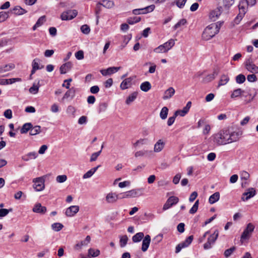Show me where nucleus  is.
<instances>
[{"mask_svg":"<svg viewBox=\"0 0 258 258\" xmlns=\"http://www.w3.org/2000/svg\"><path fill=\"white\" fill-rule=\"evenodd\" d=\"M211 24L208 26L204 30L202 34V39L205 40H209L215 36L219 32L221 23Z\"/></svg>","mask_w":258,"mask_h":258,"instance_id":"f257e3e1","label":"nucleus"},{"mask_svg":"<svg viewBox=\"0 0 258 258\" xmlns=\"http://www.w3.org/2000/svg\"><path fill=\"white\" fill-rule=\"evenodd\" d=\"M229 130L224 129L214 135V142L218 145L229 144Z\"/></svg>","mask_w":258,"mask_h":258,"instance_id":"f03ea898","label":"nucleus"},{"mask_svg":"<svg viewBox=\"0 0 258 258\" xmlns=\"http://www.w3.org/2000/svg\"><path fill=\"white\" fill-rule=\"evenodd\" d=\"M219 236V231L216 230L214 232L210 235L207 239V241L204 244L205 249H210L212 245L214 244Z\"/></svg>","mask_w":258,"mask_h":258,"instance_id":"7ed1b4c3","label":"nucleus"},{"mask_svg":"<svg viewBox=\"0 0 258 258\" xmlns=\"http://www.w3.org/2000/svg\"><path fill=\"white\" fill-rule=\"evenodd\" d=\"M254 229V226L250 223H248L241 235L240 241L243 242L244 240L248 239L252 232L253 231Z\"/></svg>","mask_w":258,"mask_h":258,"instance_id":"20e7f679","label":"nucleus"},{"mask_svg":"<svg viewBox=\"0 0 258 258\" xmlns=\"http://www.w3.org/2000/svg\"><path fill=\"white\" fill-rule=\"evenodd\" d=\"M44 181L45 179L43 176L34 178L33 179V188L37 191L43 190L45 188Z\"/></svg>","mask_w":258,"mask_h":258,"instance_id":"39448f33","label":"nucleus"},{"mask_svg":"<svg viewBox=\"0 0 258 258\" xmlns=\"http://www.w3.org/2000/svg\"><path fill=\"white\" fill-rule=\"evenodd\" d=\"M78 12L76 10H68L61 14L60 18L62 20H70L75 18Z\"/></svg>","mask_w":258,"mask_h":258,"instance_id":"423d86ee","label":"nucleus"},{"mask_svg":"<svg viewBox=\"0 0 258 258\" xmlns=\"http://www.w3.org/2000/svg\"><path fill=\"white\" fill-rule=\"evenodd\" d=\"M155 8L154 5H151L143 8L134 9L133 10V14L135 15L145 14L153 11Z\"/></svg>","mask_w":258,"mask_h":258,"instance_id":"0eeeda50","label":"nucleus"},{"mask_svg":"<svg viewBox=\"0 0 258 258\" xmlns=\"http://www.w3.org/2000/svg\"><path fill=\"white\" fill-rule=\"evenodd\" d=\"M245 66L246 69L249 72L253 74L258 73V67L253 63L250 58H248L246 60Z\"/></svg>","mask_w":258,"mask_h":258,"instance_id":"6e6552de","label":"nucleus"},{"mask_svg":"<svg viewBox=\"0 0 258 258\" xmlns=\"http://www.w3.org/2000/svg\"><path fill=\"white\" fill-rule=\"evenodd\" d=\"M256 194V191L254 188L251 187L247 189V191L242 194L241 200L246 201L254 197Z\"/></svg>","mask_w":258,"mask_h":258,"instance_id":"1a4fd4ad","label":"nucleus"},{"mask_svg":"<svg viewBox=\"0 0 258 258\" xmlns=\"http://www.w3.org/2000/svg\"><path fill=\"white\" fill-rule=\"evenodd\" d=\"M140 190V189H133L131 190L127 191L122 194V197L121 198L124 199L139 197L140 196V195L139 194V191Z\"/></svg>","mask_w":258,"mask_h":258,"instance_id":"9d476101","label":"nucleus"},{"mask_svg":"<svg viewBox=\"0 0 258 258\" xmlns=\"http://www.w3.org/2000/svg\"><path fill=\"white\" fill-rule=\"evenodd\" d=\"M222 12V7H219L217 8L216 9L213 10L210 13L209 17L211 21H216L219 16L221 14Z\"/></svg>","mask_w":258,"mask_h":258,"instance_id":"9b49d317","label":"nucleus"},{"mask_svg":"<svg viewBox=\"0 0 258 258\" xmlns=\"http://www.w3.org/2000/svg\"><path fill=\"white\" fill-rule=\"evenodd\" d=\"M79 211L78 206H72L66 209L65 214L68 217L74 216Z\"/></svg>","mask_w":258,"mask_h":258,"instance_id":"f8f14e48","label":"nucleus"},{"mask_svg":"<svg viewBox=\"0 0 258 258\" xmlns=\"http://www.w3.org/2000/svg\"><path fill=\"white\" fill-rule=\"evenodd\" d=\"M134 79V77H131L124 79L120 84V89L121 90H125L131 87L132 85V82Z\"/></svg>","mask_w":258,"mask_h":258,"instance_id":"ddd939ff","label":"nucleus"},{"mask_svg":"<svg viewBox=\"0 0 258 258\" xmlns=\"http://www.w3.org/2000/svg\"><path fill=\"white\" fill-rule=\"evenodd\" d=\"M241 135V133L240 132H230L229 131V143H231L232 142L237 141L240 136Z\"/></svg>","mask_w":258,"mask_h":258,"instance_id":"4468645a","label":"nucleus"},{"mask_svg":"<svg viewBox=\"0 0 258 258\" xmlns=\"http://www.w3.org/2000/svg\"><path fill=\"white\" fill-rule=\"evenodd\" d=\"M32 211L34 213L44 214L47 211V209L46 207L42 206L40 203H37L34 205Z\"/></svg>","mask_w":258,"mask_h":258,"instance_id":"2eb2a0df","label":"nucleus"},{"mask_svg":"<svg viewBox=\"0 0 258 258\" xmlns=\"http://www.w3.org/2000/svg\"><path fill=\"white\" fill-rule=\"evenodd\" d=\"M151 241V237L150 235H147L143 239L142 245V250L145 252L147 250Z\"/></svg>","mask_w":258,"mask_h":258,"instance_id":"dca6fc26","label":"nucleus"},{"mask_svg":"<svg viewBox=\"0 0 258 258\" xmlns=\"http://www.w3.org/2000/svg\"><path fill=\"white\" fill-rule=\"evenodd\" d=\"M11 11L12 14L17 16L22 15L27 12L26 10L19 6H15L13 9L11 10Z\"/></svg>","mask_w":258,"mask_h":258,"instance_id":"f3484780","label":"nucleus"},{"mask_svg":"<svg viewBox=\"0 0 258 258\" xmlns=\"http://www.w3.org/2000/svg\"><path fill=\"white\" fill-rule=\"evenodd\" d=\"M118 196L115 193H109L106 197V200L108 203H114L118 199Z\"/></svg>","mask_w":258,"mask_h":258,"instance_id":"a211bd4d","label":"nucleus"},{"mask_svg":"<svg viewBox=\"0 0 258 258\" xmlns=\"http://www.w3.org/2000/svg\"><path fill=\"white\" fill-rule=\"evenodd\" d=\"M165 143L162 140H159L154 145V151L158 153L161 152L165 146Z\"/></svg>","mask_w":258,"mask_h":258,"instance_id":"6ab92c4d","label":"nucleus"},{"mask_svg":"<svg viewBox=\"0 0 258 258\" xmlns=\"http://www.w3.org/2000/svg\"><path fill=\"white\" fill-rule=\"evenodd\" d=\"M175 94V90L173 87H169L164 93L162 98L164 100H167L171 98Z\"/></svg>","mask_w":258,"mask_h":258,"instance_id":"aec40b11","label":"nucleus"},{"mask_svg":"<svg viewBox=\"0 0 258 258\" xmlns=\"http://www.w3.org/2000/svg\"><path fill=\"white\" fill-rule=\"evenodd\" d=\"M72 67V63L69 61L67 62L60 67V73L61 74H64L68 71H69Z\"/></svg>","mask_w":258,"mask_h":258,"instance_id":"412c9836","label":"nucleus"},{"mask_svg":"<svg viewBox=\"0 0 258 258\" xmlns=\"http://www.w3.org/2000/svg\"><path fill=\"white\" fill-rule=\"evenodd\" d=\"M248 6V5H247L246 0H240L238 6L239 10V13H243V14L245 15Z\"/></svg>","mask_w":258,"mask_h":258,"instance_id":"4be33fe9","label":"nucleus"},{"mask_svg":"<svg viewBox=\"0 0 258 258\" xmlns=\"http://www.w3.org/2000/svg\"><path fill=\"white\" fill-rule=\"evenodd\" d=\"M68 89L69 90H68L64 94L62 98V100H64L66 99H68L70 97H71V98H73L75 96L76 89L75 88L72 87Z\"/></svg>","mask_w":258,"mask_h":258,"instance_id":"5701e85b","label":"nucleus"},{"mask_svg":"<svg viewBox=\"0 0 258 258\" xmlns=\"http://www.w3.org/2000/svg\"><path fill=\"white\" fill-rule=\"evenodd\" d=\"M162 45H163L166 51L167 52L175 45V40L173 39H170Z\"/></svg>","mask_w":258,"mask_h":258,"instance_id":"b1692460","label":"nucleus"},{"mask_svg":"<svg viewBox=\"0 0 258 258\" xmlns=\"http://www.w3.org/2000/svg\"><path fill=\"white\" fill-rule=\"evenodd\" d=\"M220 199V193L216 192L211 195L209 199V202L211 204H213L217 202Z\"/></svg>","mask_w":258,"mask_h":258,"instance_id":"393cba45","label":"nucleus"},{"mask_svg":"<svg viewBox=\"0 0 258 258\" xmlns=\"http://www.w3.org/2000/svg\"><path fill=\"white\" fill-rule=\"evenodd\" d=\"M100 166V165H98L96 167L91 169L83 175V178L84 179H86L91 177Z\"/></svg>","mask_w":258,"mask_h":258,"instance_id":"a878e982","label":"nucleus"},{"mask_svg":"<svg viewBox=\"0 0 258 258\" xmlns=\"http://www.w3.org/2000/svg\"><path fill=\"white\" fill-rule=\"evenodd\" d=\"M101 2L102 6L107 9H111L114 6V3L113 1L102 0Z\"/></svg>","mask_w":258,"mask_h":258,"instance_id":"bb28decb","label":"nucleus"},{"mask_svg":"<svg viewBox=\"0 0 258 258\" xmlns=\"http://www.w3.org/2000/svg\"><path fill=\"white\" fill-rule=\"evenodd\" d=\"M138 92H134L130 94L126 99L125 103L126 104L129 105L133 102L137 97Z\"/></svg>","mask_w":258,"mask_h":258,"instance_id":"cd10ccee","label":"nucleus"},{"mask_svg":"<svg viewBox=\"0 0 258 258\" xmlns=\"http://www.w3.org/2000/svg\"><path fill=\"white\" fill-rule=\"evenodd\" d=\"M37 157V154L36 152H30L27 155L22 157V159L24 161H28L30 159H35Z\"/></svg>","mask_w":258,"mask_h":258,"instance_id":"c85d7f7f","label":"nucleus"},{"mask_svg":"<svg viewBox=\"0 0 258 258\" xmlns=\"http://www.w3.org/2000/svg\"><path fill=\"white\" fill-rule=\"evenodd\" d=\"M218 75V72L215 70L212 74L207 75L204 78V81L206 82H209L215 79L216 77Z\"/></svg>","mask_w":258,"mask_h":258,"instance_id":"c756f323","label":"nucleus"},{"mask_svg":"<svg viewBox=\"0 0 258 258\" xmlns=\"http://www.w3.org/2000/svg\"><path fill=\"white\" fill-rule=\"evenodd\" d=\"M15 68V65L13 63H10L6 64L4 66L0 67V73H3L9 71Z\"/></svg>","mask_w":258,"mask_h":258,"instance_id":"7c9ffc66","label":"nucleus"},{"mask_svg":"<svg viewBox=\"0 0 258 258\" xmlns=\"http://www.w3.org/2000/svg\"><path fill=\"white\" fill-rule=\"evenodd\" d=\"M32 127V124L31 123H26L24 124L20 130L21 134H26L29 131H30L31 128Z\"/></svg>","mask_w":258,"mask_h":258,"instance_id":"2f4dec72","label":"nucleus"},{"mask_svg":"<svg viewBox=\"0 0 258 258\" xmlns=\"http://www.w3.org/2000/svg\"><path fill=\"white\" fill-rule=\"evenodd\" d=\"M45 21V16H42L40 17L36 22V24L33 26L32 28L33 30H35L38 27L41 26Z\"/></svg>","mask_w":258,"mask_h":258,"instance_id":"473e14b6","label":"nucleus"},{"mask_svg":"<svg viewBox=\"0 0 258 258\" xmlns=\"http://www.w3.org/2000/svg\"><path fill=\"white\" fill-rule=\"evenodd\" d=\"M151 88V85L149 82L146 81L141 84L140 89L144 92H147Z\"/></svg>","mask_w":258,"mask_h":258,"instance_id":"72a5a7b5","label":"nucleus"},{"mask_svg":"<svg viewBox=\"0 0 258 258\" xmlns=\"http://www.w3.org/2000/svg\"><path fill=\"white\" fill-rule=\"evenodd\" d=\"M229 80V78L227 75H222L218 84V87L226 84Z\"/></svg>","mask_w":258,"mask_h":258,"instance_id":"f704fd0d","label":"nucleus"},{"mask_svg":"<svg viewBox=\"0 0 258 258\" xmlns=\"http://www.w3.org/2000/svg\"><path fill=\"white\" fill-rule=\"evenodd\" d=\"M144 236V234L143 232H139L133 236L132 240L134 242H138L143 238Z\"/></svg>","mask_w":258,"mask_h":258,"instance_id":"c9c22d12","label":"nucleus"},{"mask_svg":"<svg viewBox=\"0 0 258 258\" xmlns=\"http://www.w3.org/2000/svg\"><path fill=\"white\" fill-rule=\"evenodd\" d=\"M100 253L99 249H95L94 248H90L88 249V255L91 257L98 256Z\"/></svg>","mask_w":258,"mask_h":258,"instance_id":"e433bc0d","label":"nucleus"},{"mask_svg":"<svg viewBox=\"0 0 258 258\" xmlns=\"http://www.w3.org/2000/svg\"><path fill=\"white\" fill-rule=\"evenodd\" d=\"M40 85H39V81H38L37 84H33V86L31 87L29 90L30 93L33 94H36L38 93L39 91Z\"/></svg>","mask_w":258,"mask_h":258,"instance_id":"4c0bfd02","label":"nucleus"},{"mask_svg":"<svg viewBox=\"0 0 258 258\" xmlns=\"http://www.w3.org/2000/svg\"><path fill=\"white\" fill-rule=\"evenodd\" d=\"M168 113V109L167 107H163L160 113V116L162 119H165L167 118Z\"/></svg>","mask_w":258,"mask_h":258,"instance_id":"58836bf2","label":"nucleus"},{"mask_svg":"<svg viewBox=\"0 0 258 258\" xmlns=\"http://www.w3.org/2000/svg\"><path fill=\"white\" fill-rule=\"evenodd\" d=\"M141 18L139 17H130L127 19V22L128 24L133 25L141 21Z\"/></svg>","mask_w":258,"mask_h":258,"instance_id":"ea45409f","label":"nucleus"},{"mask_svg":"<svg viewBox=\"0 0 258 258\" xmlns=\"http://www.w3.org/2000/svg\"><path fill=\"white\" fill-rule=\"evenodd\" d=\"M40 128L41 127L39 125L35 126L34 127H32L30 131V135L31 136L36 135L40 133Z\"/></svg>","mask_w":258,"mask_h":258,"instance_id":"a19ab883","label":"nucleus"},{"mask_svg":"<svg viewBox=\"0 0 258 258\" xmlns=\"http://www.w3.org/2000/svg\"><path fill=\"white\" fill-rule=\"evenodd\" d=\"M194 239L193 235L188 236L183 242H181V244L183 245L184 247H186L190 245Z\"/></svg>","mask_w":258,"mask_h":258,"instance_id":"79ce46f5","label":"nucleus"},{"mask_svg":"<svg viewBox=\"0 0 258 258\" xmlns=\"http://www.w3.org/2000/svg\"><path fill=\"white\" fill-rule=\"evenodd\" d=\"M242 92H243V91L240 88L235 89L233 91V92L231 94V98H234L236 97H238L241 95V94Z\"/></svg>","mask_w":258,"mask_h":258,"instance_id":"37998d69","label":"nucleus"},{"mask_svg":"<svg viewBox=\"0 0 258 258\" xmlns=\"http://www.w3.org/2000/svg\"><path fill=\"white\" fill-rule=\"evenodd\" d=\"M223 7L225 9L228 10L234 3V0H223Z\"/></svg>","mask_w":258,"mask_h":258,"instance_id":"c03bdc74","label":"nucleus"},{"mask_svg":"<svg viewBox=\"0 0 258 258\" xmlns=\"http://www.w3.org/2000/svg\"><path fill=\"white\" fill-rule=\"evenodd\" d=\"M40 62V59L38 58H35L32 61V68H34L37 70L41 69L43 68V66H42L41 67H39V62Z\"/></svg>","mask_w":258,"mask_h":258,"instance_id":"a18cd8bd","label":"nucleus"},{"mask_svg":"<svg viewBox=\"0 0 258 258\" xmlns=\"http://www.w3.org/2000/svg\"><path fill=\"white\" fill-rule=\"evenodd\" d=\"M101 6H102V4H101V2H100L97 3V4L96 5V8H95V14H96V18H97V23H98V19L99 17V15L102 10Z\"/></svg>","mask_w":258,"mask_h":258,"instance_id":"49530a36","label":"nucleus"},{"mask_svg":"<svg viewBox=\"0 0 258 258\" xmlns=\"http://www.w3.org/2000/svg\"><path fill=\"white\" fill-rule=\"evenodd\" d=\"M128 241V237L126 235H123L120 237L119 243L121 247H124L127 244Z\"/></svg>","mask_w":258,"mask_h":258,"instance_id":"de8ad7c7","label":"nucleus"},{"mask_svg":"<svg viewBox=\"0 0 258 258\" xmlns=\"http://www.w3.org/2000/svg\"><path fill=\"white\" fill-rule=\"evenodd\" d=\"M187 23V21L185 19H182L180 20L174 26L173 29L176 30L181 26H183L185 25Z\"/></svg>","mask_w":258,"mask_h":258,"instance_id":"09e8293b","label":"nucleus"},{"mask_svg":"<svg viewBox=\"0 0 258 258\" xmlns=\"http://www.w3.org/2000/svg\"><path fill=\"white\" fill-rule=\"evenodd\" d=\"M51 227L53 230L55 231H59L62 229L63 226L60 223H55L52 224Z\"/></svg>","mask_w":258,"mask_h":258,"instance_id":"8fccbe9b","label":"nucleus"},{"mask_svg":"<svg viewBox=\"0 0 258 258\" xmlns=\"http://www.w3.org/2000/svg\"><path fill=\"white\" fill-rule=\"evenodd\" d=\"M178 201L179 199L177 197L174 196L170 197L167 200L168 203H169L170 205L172 206L177 204L178 202Z\"/></svg>","mask_w":258,"mask_h":258,"instance_id":"3c124183","label":"nucleus"},{"mask_svg":"<svg viewBox=\"0 0 258 258\" xmlns=\"http://www.w3.org/2000/svg\"><path fill=\"white\" fill-rule=\"evenodd\" d=\"M236 248L235 246H232L229 249H226L224 252V256L227 258L229 257L233 251L235 250Z\"/></svg>","mask_w":258,"mask_h":258,"instance_id":"603ef678","label":"nucleus"},{"mask_svg":"<svg viewBox=\"0 0 258 258\" xmlns=\"http://www.w3.org/2000/svg\"><path fill=\"white\" fill-rule=\"evenodd\" d=\"M245 81V77L242 74L238 75L236 77V82L238 84H242Z\"/></svg>","mask_w":258,"mask_h":258,"instance_id":"864d4df0","label":"nucleus"},{"mask_svg":"<svg viewBox=\"0 0 258 258\" xmlns=\"http://www.w3.org/2000/svg\"><path fill=\"white\" fill-rule=\"evenodd\" d=\"M154 52L157 53H166L167 51L165 49L163 45L162 44L159 45L157 47L155 48L154 49Z\"/></svg>","mask_w":258,"mask_h":258,"instance_id":"5fc2aeb1","label":"nucleus"},{"mask_svg":"<svg viewBox=\"0 0 258 258\" xmlns=\"http://www.w3.org/2000/svg\"><path fill=\"white\" fill-rule=\"evenodd\" d=\"M81 32L85 34H88L90 32V28L87 25H83L81 27Z\"/></svg>","mask_w":258,"mask_h":258,"instance_id":"6e6d98bb","label":"nucleus"},{"mask_svg":"<svg viewBox=\"0 0 258 258\" xmlns=\"http://www.w3.org/2000/svg\"><path fill=\"white\" fill-rule=\"evenodd\" d=\"M9 18V15L7 12H0V23L4 22Z\"/></svg>","mask_w":258,"mask_h":258,"instance_id":"4d7b16f0","label":"nucleus"},{"mask_svg":"<svg viewBox=\"0 0 258 258\" xmlns=\"http://www.w3.org/2000/svg\"><path fill=\"white\" fill-rule=\"evenodd\" d=\"M76 112V109L74 107L70 105L69 106L67 109V113L69 114L72 115L73 117L75 115V113Z\"/></svg>","mask_w":258,"mask_h":258,"instance_id":"13d9d810","label":"nucleus"},{"mask_svg":"<svg viewBox=\"0 0 258 258\" xmlns=\"http://www.w3.org/2000/svg\"><path fill=\"white\" fill-rule=\"evenodd\" d=\"M101 153V150H100L99 151L95 152L93 153L90 158V162H93L97 160L98 157L100 155Z\"/></svg>","mask_w":258,"mask_h":258,"instance_id":"bf43d9fd","label":"nucleus"},{"mask_svg":"<svg viewBox=\"0 0 258 258\" xmlns=\"http://www.w3.org/2000/svg\"><path fill=\"white\" fill-rule=\"evenodd\" d=\"M12 209H0V217H4L7 216L9 212L12 211Z\"/></svg>","mask_w":258,"mask_h":258,"instance_id":"052dcab7","label":"nucleus"},{"mask_svg":"<svg viewBox=\"0 0 258 258\" xmlns=\"http://www.w3.org/2000/svg\"><path fill=\"white\" fill-rule=\"evenodd\" d=\"M67 179V176L66 175H58L56 177V180L58 183H62Z\"/></svg>","mask_w":258,"mask_h":258,"instance_id":"680f3d73","label":"nucleus"},{"mask_svg":"<svg viewBox=\"0 0 258 258\" xmlns=\"http://www.w3.org/2000/svg\"><path fill=\"white\" fill-rule=\"evenodd\" d=\"M186 1L187 0H174V3L178 8H182L184 7Z\"/></svg>","mask_w":258,"mask_h":258,"instance_id":"e2e57ef3","label":"nucleus"},{"mask_svg":"<svg viewBox=\"0 0 258 258\" xmlns=\"http://www.w3.org/2000/svg\"><path fill=\"white\" fill-rule=\"evenodd\" d=\"M181 174L179 173L176 174L173 178V183L175 184H177L179 183V180L181 178Z\"/></svg>","mask_w":258,"mask_h":258,"instance_id":"0e129e2a","label":"nucleus"},{"mask_svg":"<svg viewBox=\"0 0 258 258\" xmlns=\"http://www.w3.org/2000/svg\"><path fill=\"white\" fill-rule=\"evenodd\" d=\"M5 117L8 119H11L12 118V111L11 109H8L5 110L4 113Z\"/></svg>","mask_w":258,"mask_h":258,"instance_id":"69168bd1","label":"nucleus"},{"mask_svg":"<svg viewBox=\"0 0 258 258\" xmlns=\"http://www.w3.org/2000/svg\"><path fill=\"white\" fill-rule=\"evenodd\" d=\"M76 57L79 59L81 60L84 58V52L82 50H79L75 53Z\"/></svg>","mask_w":258,"mask_h":258,"instance_id":"338daca9","label":"nucleus"},{"mask_svg":"<svg viewBox=\"0 0 258 258\" xmlns=\"http://www.w3.org/2000/svg\"><path fill=\"white\" fill-rule=\"evenodd\" d=\"M247 81L250 82H254L257 80V78H256V76H255V75L253 74L251 75H248L247 76Z\"/></svg>","mask_w":258,"mask_h":258,"instance_id":"774afa93","label":"nucleus"}]
</instances>
